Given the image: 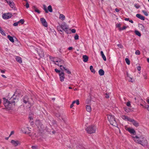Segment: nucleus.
<instances>
[{
  "mask_svg": "<svg viewBox=\"0 0 149 149\" xmlns=\"http://www.w3.org/2000/svg\"><path fill=\"white\" fill-rule=\"evenodd\" d=\"M3 104L5 107L8 109H10L11 108V106L12 104H14L15 101L13 100H16V99L12 97L10 98L9 101H8L5 98H3Z\"/></svg>",
  "mask_w": 149,
  "mask_h": 149,
  "instance_id": "obj_1",
  "label": "nucleus"
},
{
  "mask_svg": "<svg viewBox=\"0 0 149 149\" xmlns=\"http://www.w3.org/2000/svg\"><path fill=\"white\" fill-rule=\"evenodd\" d=\"M116 26L118 27H119L120 28V29H121L120 27V24H118L116 25Z\"/></svg>",
  "mask_w": 149,
  "mask_h": 149,
  "instance_id": "obj_52",
  "label": "nucleus"
},
{
  "mask_svg": "<svg viewBox=\"0 0 149 149\" xmlns=\"http://www.w3.org/2000/svg\"><path fill=\"white\" fill-rule=\"evenodd\" d=\"M138 26L139 28L141 29V30H144V27L142 24H139Z\"/></svg>",
  "mask_w": 149,
  "mask_h": 149,
  "instance_id": "obj_26",
  "label": "nucleus"
},
{
  "mask_svg": "<svg viewBox=\"0 0 149 149\" xmlns=\"http://www.w3.org/2000/svg\"><path fill=\"white\" fill-rule=\"evenodd\" d=\"M16 61L19 63H21L22 62V58L19 56H16L15 57Z\"/></svg>",
  "mask_w": 149,
  "mask_h": 149,
  "instance_id": "obj_18",
  "label": "nucleus"
},
{
  "mask_svg": "<svg viewBox=\"0 0 149 149\" xmlns=\"http://www.w3.org/2000/svg\"><path fill=\"white\" fill-rule=\"evenodd\" d=\"M74 39L75 40H77L79 39V36L78 35L76 34L74 36Z\"/></svg>",
  "mask_w": 149,
  "mask_h": 149,
  "instance_id": "obj_44",
  "label": "nucleus"
},
{
  "mask_svg": "<svg viewBox=\"0 0 149 149\" xmlns=\"http://www.w3.org/2000/svg\"><path fill=\"white\" fill-rule=\"evenodd\" d=\"M132 137L133 138V139L134 141L137 143H139V142L138 141H135V140H137L138 141H141V139H140V137H139L137 136H133Z\"/></svg>",
  "mask_w": 149,
  "mask_h": 149,
  "instance_id": "obj_15",
  "label": "nucleus"
},
{
  "mask_svg": "<svg viewBox=\"0 0 149 149\" xmlns=\"http://www.w3.org/2000/svg\"><path fill=\"white\" fill-rule=\"evenodd\" d=\"M134 6L136 8H139L140 7V6L139 5L136 4H135Z\"/></svg>",
  "mask_w": 149,
  "mask_h": 149,
  "instance_id": "obj_39",
  "label": "nucleus"
},
{
  "mask_svg": "<svg viewBox=\"0 0 149 149\" xmlns=\"http://www.w3.org/2000/svg\"><path fill=\"white\" fill-rule=\"evenodd\" d=\"M143 77H144V78L145 79H147V77L146 76V75H143Z\"/></svg>",
  "mask_w": 149,
  "mask_h": 149,
  "instance_id": "obj_62",
  "label": "nucleus"
},
{
  "mask_svg": "<svg viewBox=\"0 0 149 149\" xmlns=\"http://www.w3.org/2000/svg\"><path fill=\"white\" fill-rule=\"evenodd\" d=\"M135 34L139 37H140L141 36V34L138 31H135Z\"/></svg>",
  "mask_w": 149,
  "mask_h": 149,
  "instance_id": "obj_32",
  "label": "nucleus"
},
{
  "mask_svg": "<svg viewBox=\"0 0 149 149\" xmlns=\"http://www.w3.org/2000/svg\"><path fill=\"white\" fill-rule=\"evenodd\" d=\"M122 118L124 120H127V121H128L130 122V120H131V119L129 118L128 117L125 116H122Z\"/></svg>",
  "mask_w": 149,
  "mask_h": 149,
  "instance_id": "obj_23",
  "label": "nucleus"
},
{
  "mask_svg": "<svg viewBox=\"0 0 149 149\" xmlns=\"http://www.w3.org/2000/svg\"><path fill=\"white\" fill-rule=\"evenodd\" d=\"M23 102L24 103L26 104L28 103V104H30L29 101V98L27 96L24 97L23 98Z\"/></svg>",
  "mask_w": 149,
  "mask_h": 149,
  "instance_id": "obj_16",
  "label": "nucleus"
},
{
  "mask_svg": "<svg viewBox=\"0 0 149 149\" xmlns=\"http://www.w3.org/2000/svg\"><path fill=\"white\" fill-rule=\"evenodd\" d=\"M115 10L117 12H118L119 11V10L117 8H116Z\"/></svg>",
  "mask_w": 149,
  "mask_h": 149,
  "instance_id": "obj_58",
  "label": "nucleus"
},
{
  "mask_svg": "<svg viewBox=\"0 0 149 149\" xmlns=\"http://www.w3.org/2000/svg\"><path fill=\"white\" fill-rule=\"evenodd\" d=\"M100 53H101V56H102L103 60L104 61H106V58L104 54L103 51H101L100 52Z\"/></svg>",
  "mask_w": 149,
  "mask_h": 149,
  "instance_id": "obj_24",
  "label": "nucleus"
},
{
  "mask_svg": "<svg viewBox=\"0 0 149 149\" xmlns=\"http://www.w3.org/2000/svg\"><path fill=\"white\" fill-rule=\"evenodd\" d=\"M12 16V14L10 13H4L2 15V17L4 19H8L11 18Z\"/></svg>",
  "mask_w": 149,
  "mask_h": 149,
  "instance_id": "obj_6",
  "label": "nucleus"
},
{
  "mask_svg": "<svg viewBox=\"0 0 149 149\" xmlns=\"http://www.w3.org/2000/svg\"><path fill=\"white\" fill-rule=\"evenodd\" d=\"M134 100L135 101L136 103H138L139 102H141L142 100L141 97L139 96H137L135 97L134 98Z\"/></svg>",
  "mask_w": 149,
  "mask_h": 149,
  "instance_id": "obj_13",
  "label": "nucleus"
},
{
  "mask_svg": "<svg viewBox=\"0 0 149 149\" xmlns=\"http://www.w3.org/2000/svg\"><path fill=\"white\" fill-rule=\"evenodd\" d=\"M24 21L23 19H20L19 21H18L19 23H21L22 24H23L24 23Z\"/></svg>",
  "mask_w": 149,
  "mask_h": 149,
  "instance_id": "obj_36",
  "label": "nucleus"
},
{
  "mask_svg": "<svg viewBox=\"0 0 149 149\" xmlns=\"http://www.w3.org/2000/svg\"><path fill=\"white\" fill-rule=\"evenodd\" d=\"M82 57L83 61L84 62H86L88 61V57L86 55H83Z\"/></svg>",
  "mask_w": 149,
  "mask_h": 149,
  "instance_id": "obj_20",
  "label": "nucleus"
},
{
  "mask_svg": "<svg viewBox=\"0 0 149 149\" xmlns=\"http://www.w3.org/2000/svg\"><path fill=\"white\" fill-rule=\"evenodd\" d=\"M105 97L107 98H108L109 97V96L106 93L105 94Z\"/></svg>",
  "mask_w": 149,
  "mask_h": 149,
  "instance_id": "obj_56",
  "label": "nucleus"
},
{
  "mask_svg": "<svg viewBox=\"0 0 149 149\" xmlns=\"http://www.w3.org/2000/svg\"><path fill=\"white\" fill-rule=\"evenodd\" d=\"M99 73L100 76H102L104 74V71L102 69H100L99 71Z\"/></svg>",
  "mask_w": 149,
  "mask_h": 149,
  "instance_id": "obj_27",
  "label": "nucleus"
},
{
  "mask_svg": "<svg viewBox=\"0 0 149 149\" xmlns=\"http://www.w3.org/2000/svg\"><path fill=\"white\" fill-rule=\"evenodd\" d=\"M35 11L36 12L38 13H40V11L37 8H36L35 9Z\"/></svg>",
  "mask_w": 149,
  "mask_h": 149,
  "instance_id": "obj_47",
  "label": "nucleus"
},
{
  "mask_svg": "<svg viewBox=\"0 0 149 149\" xmlns=\"http://www.w3.org/2000/svg\"><path fill=\"white\" fill-rule=\"evenodd\" d=\"M126 105L130 107L131 106L130 102L129 101L127 102L126 103Z\"/></svg>",
  "mask_w": 149,
  "mask_h": 149,
  "instance_id": "obj_42",
  "label": "nucleus"
},
{
  "mask_svg": "<svg viewBox=\"0 0 149 149\" xmlns=\"http://www.w3.org/2000/svg\"><path fill=\"white\" fill-rule=\"evenodd\" d=\"M40 20L42 25L45 27H47L48 26L47 24L45 19L44 18H41Z\"/></svg>",
  "mask_w": 149,
  "mask_h": 149,
  "instance_id": "obj_9",
  "label": "nucleus"
},
{
  "mask_svg": "<svg viewBox=\"0 0 149 149\" xmlns=\"http://www.w3.org/2000/svg\"><path fill=\"white\" fill-rule=\"evenodd\" d=\"M59 76L60 81L61 82L64 81L65 77L64 73L63 72H61L59 74Z\"/></svg>",
  "mask_w": 149,
  "mask_h": 149,
  "instance_id": "obj_10",
  "label": "nucleus"
},
{
  "mask_svg": "<svg viewBox=\"0 0 149 149\" xmlns=\"http://www.w3.org/2000/svg\"><path fill=\"white\" fill-rule=\"evenodd\" d=\"M43 7H44V9L45 11V12L46 13H48V10L47 9L46 6L45 5H43Z\"/></svg>",
  "mask_w": 149,
  "mask_h": 149,
  "instance_id": "obj_40",
  "label": "nucleus"
},
{
  "mask_svg": "<svg viewBox=\"0 0 149 149\" xmlns=\"http://www.w3.org/2000/svg\"><path fill=\"white\" fill-rule=\"evenodd\" d=\"M130 122L132 123L133 124L135 127H137L139 126V123L134 119H131L130 120Z\"/></svg>",
  "mask_w": 149,
  "mask_h": 149,
  "instance_id": "obj_12",
  "label": "nucleus"
},
{
  "mask_svg": "<svg viewBox=\"0 0 149 149\" xmlns=\"http://www.w3.org/2000/svg\"><path fill=\"white\" fill-rule=\"evenodd\" d=\"M71 32L72 33H74L76 32V30L75 29H73L71 30Z\"/></svg>",
  "mask_w": 149,
  "mask_h": 149,
  "instance_id": "obj_49",
  "label": "nucleus"
},
{
  "mask_svg": "<svg viewBox=\"0 0 149 149\" xmlns=\"http://www.w3.org/2000/svg\"><path fill=\"white\" fill-rule=\"evenodd\" d=\"M147 108V110L149 111V106L148 105L146 107Z\"/></svg>",
  "mask_w": 149,
  "mask_h": 149,
  "instance_id": "obj_60",
  "label": "nucleus"
},
{
  "mask_svg": "<svg viewBox=\"0 0 149 149\" xmlns=\"http://www.w3.org/2000/svg\"><path fill=\"white\" fill-rule=\"evenodd\" d=\"M125 21H129V18H125Z\"/></svg>",
  "mask_w": 149,
  "mask_h": 149,
  "instance_id": "obj_63",
  "label": "nucleus"
},
{
  "mask_svg": "<svg viewBox=\"0 0 149 149\" xmlns=\"http://www.w3.org/2000/svg\"><path fill=\"white\" fill-rule=\"evenodd\" d=\"M136 17L141 19V20H145V17L140 14H137L136 15Z\"/></svg>",
  "mask_w": 149,
  "mask_h": 149,
  "instance_id": "obj_17",
  "label": "nucleus"
},
{
  "mask_svg": "<svg viewBox=\"0 0 149 149\" xmlns=\"http://www.w3.org/2000/svg\"><path fill=\"white\" fill-rule=\"evenodd\" d=\"M14 134V132L13 131H12L11 132L9 136L10 137L13 134Z\"/></svg>",
  "mask_w": 149,
  "mask_h": 149,
  "instance_id": "obj_51",
  "label": "nucleus"
},
{
  "mask_svg": "<svg viewBox=\"0 0 149 149\" xmlns=\"http://www.w3.org/2000/svg\"><path fill=\"white\" fill-rule=\"evenodd\" d=\"M18 24L19 23L18 22H15L13 24V25L14 26H16L18 25Z\"/></svg>",
  "mask_w": 149,
  "mask_h": 149,
  "instance_id": "obj_46",
  "label": "nucleus"
},
{
  "mask_svg": "<svg viewBox=\"0 0 149 149\" xmlns=\"http://www.w3.org/2000/svg\"><path fill=\"white\" fill-rule=\"evenodd\" d=\"M135 54L136 55H138L140 54V52L139 50H137L135 52Z\"/></svg>",
  "mask_w": 149,
  "mask_h": 149,
  "instance_id": "obj_37",
  "label": "nucleus"
},
{
  "mask_svg": "<svg viewBox=\"0 0 149 149\" xmlns=\"http://www.w3.org/2000/svg\"><path fill=\"white\" fill-rule=\"evenodd\" d=\"M125 61L126 63L128 65H129L130 64V60L128 58H126L125 59Z\"/></svg>",
  "mask_w": 149,
  "mask_h": 149,
  "instance_id": "obj_34",
  "label": "nucleus"
},
{
  "mask_svg": "<svg viewBox=\"0 0 149 149\" xmlns=\"http://www.w3.org/2000/svg\"><path fill=\"white\" fill-rule=\"evenodd\" d=\"M59 66L60 67V69L62 70H63L64 69H63V68H65V67H63V65H60Z\"/></svg>",
  "mask_w": 149,
  "mask_h": 149,
  "instance_id": "obj_45",
  "label": "nucleus"
},
{
  "mask_svg": "<svg viewBox=\"0 0 149 149\" xmlns=\"http://www.w3.org/2000/svg\"><path fill=\"white\" fill-rule=\"evenodd\" d=\"M57 29L58 31H60L61 32H63L62 27L61 25H59L57 26Z\"/></svg>",
  "mask_w": 149,
  "mask_h": 149,
  "instance_id": "obj_29",
  "label": "nucleus"
},
{
  "mask_svg": "<svg viewBox=\"0 0 149 149\" xmlns=\"http://www.w3.org/2000/svg\"><path fill=\"white\" fill-rule=\"evenodd\" d=\"M26 6L27 8H28L29 7V4L28 3V2H26Z\"/></svg>",
  "mask_w": 149,
  "mask_h": 149,
  "instance_id": "obj_48",
  "label": "nucleus"
},
{
  "mask_svg": "<svg viewBox=\"0 0 149 149\" xmlns=\"http://www.w3.org/2000/svg\"><path fill=\"white\" fill-rule=\"evenodd\" d=\"M59 18L62 20H63L65 19V16L63 14H60L59 15Z\"/></svg>",
  "mask_w": 149,
  "mask_h": 149,
  "instance_id": "obj_28",
  "label": "nucleus"
},
{
  "mask_svg": "<svg viewBox=\"0 0 149 149\" xmlns=\"http://www.w3.org/2000/svg\"><path fill=\"white\" fill-rule=\"evenodd\" d=\"M36 124L38 126V127H39V126H40V127L42 128L43 127V125L40 122V121L39 120H37L36 122Z\"/></svg>",
  "mask_w": 149,
  "mask_h": 149,
  "instance_id": "obj_21",
  "label": "nucleus"
},
{
  "mask_svg": "<svg viewBox=\"0 0 149 149\" xmlns=\"http://www.w3.org/2000/svg\"><path fill=\"white\" fill-rule=\"evenodd\" d=\"M62 27V31H64L67 33H70V29L68 28V26L65 24H63L61 25Z\"/></svg>",
  "mask_w": 149,
  "mask_h": 149,
  "instance_id": "obj_5",
  "label": "nucleus"
},
{
  "mask_svg": "<svg viewBox=\"0 0 149 149\" xmlns=\"http://www.w3.org/2000/svg\"><path fill=\"white\" fill-rule=\"evenodd\" d=\"M73 47H69L68 48V49L69 50H72L73 49Z\"/></svg>",
  "mask_w": 149,
  "mask_h": 149,
  "instance_id": "obj_53",
  "label": "nucleus"
},
{
  "mask_svg": "<svg viewBox=\"0 0 149 149\" xmlns=\"http://www.w3.org/2000/svg\"><path fill=\"white\" fill-rule=\"evenodd\" d=\"M86 110L88 112H90L91 111V107L89 105H87L86 106Z\"/></svg>",
  "mask_w": 149,
  "mask_h": 149,
  "instance_id": "obj_22",
  "label": "nucleus"
},
{
  "mask_svg": "<svg viewBox=\"0 0 149 149\" xmlns=\"http://www.w3.org/2000/svg\"><path fill=\"white\" fill-rule=\"evenodd\" d=\"M90 69L91 70V71L93 73H95V71L94 69L93 68V67L91 65L90 67Z\"/></svg>",
  "mask_w": 149,
  "mask_h": 149,
  "instance_id": "obj_31",
  "label": "nucleus"
},
{
  "mask_svg": "<svg viewBox=\"0 0 149 149\" xmlns=\"http://www.w3.org/2000/svg\"><path fill=\"white\" fill-rule=\"evenodd\" d=\"M107 118L111 124L115 126H117L115 118L111 114L107 115Z\"/></svg>",
  "mask_w": 149,
  "mask_h": 149,
  "instance_id": "obj_2",
  "label": "nucleus"
},
{
  "mask_svg": "<svg viewBox=\"0 0 149 149\" xmlns=\"http://www.w3.org/2000/svg\"><path fill=\"white\" fill-rule=\"evenodd\" d=\"M125 129L126 130L128 131L130 134H132L134 135L136 134V131L130 127H127L125 128Z\"/></svg>",
  "mask_w": 149,
  "mask_h": 149,
  "instance_id": "obj_7",
  "label": "nucleus"
},
{
  "mask_svg": "<svg viewBox=\"0 0 149 149\" xmlns=\"http://www.w3.org/2000/svg\"><path fill=\"white\" fill-rule=\"evenodd\" d=\"M37 52L39 56L41 57L42 58L43 57H44L45 55L44 53V52H43L42 49H39L37 51Z\"/></svg>",
  "mask_w": 149,
  "mask_h": 149,
  "instance_id": "obj_11",
  "label": "nucleus"
},
{
  "mask_svg": "<svg viewBox=\"0 0 149 149\" xmlns=\"http://www.w3.org/2000/svg\"><path fill=\"white\" fill-rule=\"evenodd\" d=\"M140 138V139H141V141H138L137 140H135L136 141H138L139 143L141 144L142 146H145L147 145L148 142L146 139L143 136H141Z\"/></svg>",
  "mask_w": 149,
  "mask_h": 149,
  "instance_id": "obj_4",
  "label": "nucleus"
},
{
  "mask_svg": "<svg viewBox=\"0 0 149 149\" xmlns=\"http://www.w3.org/2000/svg\"><path fill=\"white\" fill-rule=\"evenodd\" d=\"M56 72V73H58L59 74L60 73V71L58 70L56 68L54 70Z\"/></svg>",
  "mask_w": 149,
  "mask_h": 149,
  "instance_id": "obj_43",
  "label": "nucleus"
},
{
  "mask_svg": "<svg viewBox=\"0 0 149 149\" xmlns=\"http://www.w3.org/2000/svg\"><path fill=\"white\" fill-rule=\"evenodd\" d=\"M48 9L50 12H52L53 11L52 7L51 5H49L48 7Z\"/></svg>",
  "mask_w": 149,
  "mask_h": 149,
  "instance_id": "obj_30",
  "label": "nucleus"
},
{
  "mask_svg": "<svg viewBox=\"0 0 149 149\" xmlns=\"http://www.w3.org/2000/svg\"><path fill=\"white\" fill-rule=\"evenodd\" d=\"M1 72L2 73H4L5 72V70H0Z\"/></svg>",
  "mask_w": 149,
  "mask_h": 149,
  "instance_id": "obj_55",
  "label": "nucleus"
},
{
  "mask_svg": "<svg viewBox=\"0 0 149 149\" xmlns=\"http://www.w3.org/2000/svg\"><path fill=\"white\" fill-rule=\"evenodd\" d=\"M5 0L11 8H13L14 7L15 4L13 1H10V0Z\"/></svg>",
  "mask_w": 149,
  "mask_h": 149,
  "instance_id": "obj_14",
  "label": "nucleus"
},
{
  "mask_svg": "<svg viewBox=\"0 0 149 149\" xmlns=\"http://www.w3.org/2000/svg\"><path fill=\"white\" fill-rule=\"evenodd\" d=\"M11 143L12 145L15 147L17 146L18 145H20L21 143L20 141L18 140L15 141L12 140L11 141Z\"/></svg>",
  "mask_w": 149,
  "mask_h": 149,
  "instance_id": "obj_8",
  "label": "nucleus"
},
{
  "mask_svg": "<svg viewBox=\"0 0 149 149\" xmlns=\"http://www.w3.org/2000/svg\"><path fill=\"white\" fill-rule=\"evenodd\" d=\"M8 38L9 39V40L12 42H14V40L13 38V37L10 35H8L7 36Z\"/></svg>",
  "mask_w": 149,
  "mask_h": 149,
  "instance_id": "obj_25",
  "label": "nucleus"
},
{
  "mask_svg": "<svg viewBox=\"0 0 149 149\" xmlns=\"http://www.w3.org/2000/svg\"><path fill=\"white\" fill-rule=\"evenodd\" d=\"M64 70L66 71V72L68 74H71V72L68 69L66 68H63Z\"/></svg>",
  "mask_w": 149,
  "mask_h": 149,
  "instance_id": "obj_33",
  "label": "nucleus"
},
{
  "mask_svg": "<svg viewBox=\"0 0 149 149\" xmlns=\"http://www.w3.org/2000/svg\"><path fill=\"white\" fill-rule=\"evenodd\" d=\"M137 70L140 71L141 70V67L140 66H138L137 68Z\"/></svg>",
  "mask_w": 149,
  "mask_h": 149,
  "instance_id": "obj_54",
  "label": "nucleus"
},
{
  "mask_svg": "<svg viewBox=\"0 0 149 149\" xmlns=\"http://www.w3.org/2000/svg\"><path fill=\"white\" fill-rule=\"evenodd\" d=\"M0 33L3 35L6 36V34L4 31H3L2 29L0 31Z\"/></svg>",
  "mask_w": 149,
  "mask_h": 149,
  "instance_id": "obj_38",
  "label": "nucleus"
},
{
  "mask_svg": "<svg viewBox=\"0 0 149 149\" xmlns=\"http://www.w3.org/2000/svg\"><path fill=\"white\" fill-rule=\"evenodd\" d=\"M129 22H130L132 23H133V21L132 20H129Z\"/></svg>",
  "mask_w": 149,
  "mask_h": 149,
  "instance_id": "obj_64",
  "label": "nucleus"
},
{
  "mask_svg": "<svg viewBox=\"0 0 149 149\" xmlns=\"http://www.w3.org/2000/svg\"><path fill=\"white\" fill-rule=\"evenodd\" d=\"M75 103H76L77 105H79V100H77L76 101H74L73 102V104H74Z\"/></svg>",
  "mask_w": 149,
  "mask_h": 149,
  "instance_id": "obj_35",
  "label": "nucleus"
},
{
  "mask_svg": "<svg viewBox=\"0 0 149 149\" xmlns=\"http://www.w3.org/2000/svg\"><path fill=\"white\" fill-rule=\"evenodd\" d=\"M31 148H32V149H36V147L35 146H32Z\"/></svg>",
  "mask_w": 149,
  "mask_h": 149,
  "instance_id": "obj_57",
  "label": "nucleus"
},
{
  "mask_svg": "<svg viewBox=\"0 0 149 149\" xmlns=\"http://www.w3.org/2000/svg\"><path fill=\"white\" fill-rule=\"evenodd\" d=\"M1 76L4 78H6V77L4 75L2 74L1 75Z\"/></svg>",
  "mask_w": 149,
  "mask_h": 149,
  "instance_id": "obj_61",
  "label": "nucleus"
},
{
  "mask_svg": "<svg viewBox=\"0 0 149 149\" xmlns=\"http://www.w3.org/2000/svg\"><path fill=\"white\" fill-rule=\"evenodd\" d=\"M96 129V127L95 125H92L88 126L86 130L87 132L89 134H91L94 133Z\"/></svg>",
  "mask_w": 149,
  "mask_h": 149,
  "instance_id": "obj_3",
  "label": "nucleus"
},
{
  "mask_svg": "<svg viewBox=\"0 0 149 149\" xmlns=\"http://www.w3.org/2000/svg\"><path fill=\"white\" fill-rule=\"evenodd\" d=\"M127 28V27L126 26H124L123 27L122 29H120V30H124L125 29Z\"/></svg>",
  "mask_w": 149,
  "mask_h": 149,
  "instance_id": "obj_50",
  "label": "nucleus"
},
{
  "mask_svg": "<svg viewBox=\"0 0 149 149\" xmlns=\"http://www.w3.org/2000/svg\"><path fill=\"white\" fill-rule=\"evenodd\" d=\"M58 61H56L55 62V61H54V63L56 65H57L58 66H60L61 64V63H64V61H63L61 60V61H59V62L58 63Z\"/></svg>",
  "mask_w": 149,
  "mask_h": 149,
  "instance_id": "obj_19",
  "label": "nucleus"
},
{
  "mask_svg": "<svg viewBox=\"0 0 149 149\" xmlns=\"http://www.w3.org/2000/svg\"><path fill=\"white\" fill-rule=\"evenodd\" d=\"M142 12L146 16H148V14L146 11L143 10Z\"/></svg>",
  "mask_w": 149,
  "mask_h": 149,
  "instance_id": "obj_41",
  "label": "nucleus"
},
{
  "mask_svg": "<svg viewBox=\"0 0 149 149\" xmlns=\"http://www.w3.org/2000/svg\"><path fill=\"white\" fill-rule=\"evenodd\" d=\"M74 104H73V102H72V103L70 105V108H72L73 107Z\"/></svg>",
  "mask_w": 149,
  "mask_h": 149,
  "instance_id": "obj_59",
  "label": "nucleus"
}]
</instances>
